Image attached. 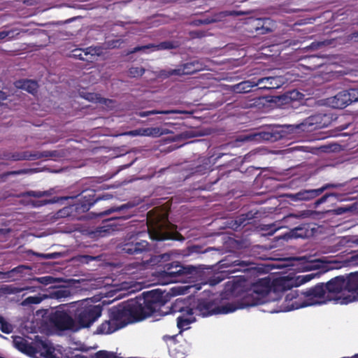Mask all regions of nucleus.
<instances>
[{"label": "nucleus", "instance_id": "f257e3e1", "mask_svg": "<svg viewBox=\"0 0 358 358\" xmlns=\"http://www.w3.org/2000/svg\"><path fill=\"white\" fill-rule=\"evenodd\" d=\"M167 302L164 292L159 289L143 292L134 299L113 306L108 310V317L120 329L127 324L141 321L159 310Z\"/></svg>", "mask_w": 358, "mask_h": 358}, {"label": "nucleus", "instance_id": "f03ea898", "mask_svg": "<svg viewBox=\"0 0 358 358\" xmlns=\"http://www.w3.org/2000/svg\"><path fill=\"white\" fill-rule=\"evenodd\" d=\"M271 289V282L269 278L258 279L252 283L251 288L245 292L241 299L236 303L237 307L240 309L264 303L265 297L268 294Z\"/></svg>", "mask_w": 358, "mask_h": 358}, {"label": "nucleus", "instance_id": "7ed1b4c3", "mask_svg": "<svg viewBox=\"0 0 358 358\" xmlns=\"http://www.w3.org/2000/svg\"><path fill=\"white\" fill-rule=\"evenodd\" d=\"M238 309L236 303H227L220 306L214 299L199 298L194 302L193 308H187L189 315L196 314L203 317L213 315L227 314Z\"/></svg>", "mask_w": 358, "mask_h": 358}, {"label": "nucleus", "instance_id": "20e7f679", "mask_svg": "<svg viewBox=\"0 0 358 358\" xmlns=\"http://www.w3.org/2000/svg\"><path fill=\"white\" fill-rule=\"evenodd\" d=\"M78 196V201L73 204L66 206L59 210L57 215L59 217H66L71 216L76 211L78 213H85L88 211L90 208L96 202L101 200H108L113 198L110 194H103L96 196L95 192L93 189H86Z\"/></svg>", "mask_w": 358, "mask_h": 358}, {"label": "nucleus", "instance_id": "39448f33", "mask_svg": "<svg viewBox=\"0 0 358 358\" xmlns=\"http://www.w3.org/2000/svg\"><path fill=\"white\" fill-rule=\"evenodd\" d=\"M148 231L152 240L161 241L166 240L183 241V236L176 230V226L167 219H158L149 222Z\"/></svg>", "mask_w": 358, "mask_h": 358}, {"label": "nucleus", "instance_id": "423d86ee", "mask_svg": "<svg viewBox=\"0 0 358 358\" xmlns=\"http://www.w3.org/2000/svg\"><path fill=\"white\" fill-rule=\"evenodd\" d=\"M273 285L275 289L277 291L285 292L290 290V292L287 294L285 296V302L288 303L287 307L285 309V311L299 309L313 303L301 302V299H302V298L300 296L301 292H299L298 290L292 289L293 287H295V278H289L287 277H282L278 278L275 280Z\"/></svg>", "mask_w": 358, "mask_h": 358}, {"label": "nucleus", "instance_id": "0eeeda50", "mask_svg": "<svg viewBox=\"0 0 358 358\" xmlns=\"http://www.w3.org/2000/svg\"><path fill=\"white\" fill-rule=\"evenodd\" d=\"M103 307L100 305H85L77 308L74 320L78 328H89L101 316Z\"/></svg>", "mask_w": 358, "mask_h": 358}, {"label": "nucleus", "instance_id": "6e6552de", "mask_svg": "<svg viewBox=\"0 0 358 358\" xmlns=\"http://www.w3.org/2000/svg\"><path fill=\"white\" fill-rule=\"evenodd\" d=\"M143 232H138L128 235L119 245L121 252L129 255H141L151 250L150 244L141 238Z\"/></svg>", "mask_w": 358, "mask_h": 358}, {"label": "nucleus", "instance_id": "1a4fd4ad", "mask_svg": "<svg viewBox=\"0 0 358 358\" xmlns=\"http://www.w3.org/2000/svg\"><path fill=\"white\" fill-rule=\"evenodd\" d=\"M49 322L52 327L59 331L78 329L76 321L70 315V312L61 307L50 314Z\"/></svg>", "mask_w": 358, "mask_h": 358}, {"label": "nucleus", "instance_id": "9d476101", "mask_svg": "<svg viewBox=\"0 0 358 358\" xmlns=\"http://www.w3.org/2000/svg\"><path fill=\"white\" fill-rule=\"evenodd\" d=\"M159 277L164 280V283L177 282L178 278L192 273V268L182 266L178 262L167 264L164 270L159 271Z\"/></svg>", "mask_w": 358, "mask_h": 358}, {"label": "nucleus", "instance_id": "9b49d317", "mask_svg": "<svg viewBox=\"0 0 358 358\" xmlns=\"http://www.w3.org/2000/svg\"><path fill=\"white\" fill-rule=\"evenodd\" d=\"M134 206H135V205L134 203L128 202V203L122 204L120 206L113 207L108 210H106L102 213H100L99 215L101 216V215H109L114 212H119V213L123 212L122 215H120L118 217H111L110 219L106 220V222L104 223V225L101 227L100 231L110 233V231H114L115 229H114L113 227H116V224H115L113 222L116 220H119V219L126 220H128L130 217H131L132 215H134L133 213L127 212V210L131 208H133Z\"/></svg>", "mask_w": 358, "mask_h": 358}, {"label": "nucleus", "instance_id": "f8f14e48", "mask_svg": "<svg viewBox=\"0 0 358 358\" xmlns=\"http://www.w3.org/2000/svg\"><path fill=\"white\" fill-rule=\"evenodd\" d=\"M341 186V184L327 183L318 189H301L296 193L287 194L285 196L292 201H306L317 197L328 189L338 188Z\"/></svg>", "mask_w": 358, "mask_h": 358}, {"label": "nucleus", "instance_id": "ddd939ff", "mask_svg": "<svg viewBox=\"0 0 358 358\" xmlns=\"http://www.w3.org/2000/svg\"><path fill=\"white\" fill-rule=\"evenodd\" d=\"M307 299V301H302L301 302L313 303L311 305L316 303H321L326 301H330L332 299L331 296H328L324 287V283H317L314 287L307 289L305 292H301L300 296Z\"/></svg>", "mask_w": 358, "mask_h": 358}, {"label": "nucleus", "instance_id": "4468645a", "mask_svg": "<svg viewBox=\"0 0 358 358\" xmlns=\"http://www.w3.org/2000/svg\"><path fill=\"white\" fill-rule=\"evenodd\" d=\"M358 101V89L343 90L329 99V103L335 108H343L353 102Z\"/></svg>", "mask_w": 358, "mask_h": 358}, {"label": "nucleus", "instance_id": "2eb2a0df", "mask_svg": "<svg viewBox=\"0 0 358 358\" xmlns=\"http://www.w3.org/2000/svg\"><path fill=\"white\" fill-rule=\"evenodd\" d=\"M57 151H22L12 154L10 157L13 161L29 160L34 161L43 158L56 157Z\"/></svg>", "mask_w": 358, "mask_h": 358}, {"label": "nucleus", "instance_id": "dca6fc26", "mask_svg": "<svg viewBox=\"0 0 358 358\" xmlns=\"http://www.w3.org/2000/svg\"><path fill=\"white\" fill-rule=\"evenodd\" d=\"M206 64L201 60H193L178 66V76L192 75L206 69Z\"/></svg>", "mask_w": 358, "mask_h": 358}, {"label": "nucleus", "instance_id": "f3484780", "mask_svg": "<svg viewBox=\"0 0 358 358\" xmlns=\"http://www.w3.org/2000/svg\"><path fill=\"white\" fill-rule=\"evenodd\" d=\"M326 292L328 296L331 294H338L342 291L345 290V278L337 276L324 284Z\"/></svg>", "mask_w": 358, "mask_h": 358}, {"label": "nucleus", "instance_id": "a211bd4d", "mask_svg": "<svg viewBox=\"0 0 358 358\" xmlns=\"http://www.w3.org/2000/svg\"><path fill=\"white\" fill-rule=\"evenodd\" d=\"M345 290L349 292L356 293L357 296H354L352 299L345 297V303H348L352 301L358 299V271L355 273H350L346 278H345Z\"/></svg>", "mask_w": 358, "mask_h": 358}, {"label": "nucleus", "instance_id": "6ab92c4d", "mask_svg": "<svg viewBox=\"0 0 358 358\" xmlns=\"http://www.w3.org/2000/svg\"><path fill=\"white\" fill-rule=\"evenodd\" d=\"M166 134H168V132H166L165 129H163L160 127L141 128L135 130H131L126 133V134L132 136H145L152 137H159Z\"/></svg>", "mask_w": 358, "mask_h": 358}, {"label": "nucleus", "instance_id": "aec40b11", "mask_svg": "<svg viewBox=\"0 0 358 358\" xmlns=\"http://www.w3.org/2000/svg\"><path fill=\"white\" fill-rule=\"evenodd\" d=\"M320 115H312L306 118L301 123L296 125V128L302 131H311L321 127Z\"/></svg>", "mask_w": 358, "mask_h": 358}, {"label": "nucleus", "instance_id": "412c9836", "mask_svg": "<svg viewBox=\"0 0 358 358\" xmlns=\"http://www.w3.org/2000/svg\"><path fill=\"white\" fill-rule=\"evenodd\" d=\"M281 85V81L279 77H264L259 79H256L255 85L259 86V88L262 89H277Z\"/></svg>", "mask_w": 358, "mask_h": 358}, {"label": "nucleus", "instance_id": "4be33fe9", "mask_svg": "<svg viewBox=\"0 0 358 358\" xmlns=\"http://www.w3.org/2000/svg\"><path fill=\"white\" fill-rule=\"evenodd\" d=\"M17 88L25 90L31 94H35L38 92V83L33 80L22 79L15 83Z\"/></svg>", "mask_w": 358, "mask_h": 358}, {"label": "nucleus", "instance_id": "5701e85b", "mask_svg": "<svg viewBox=\"0 0 358 358\" xmlns=\"http://www.w3.org/2000/svg\"><path fill=\"white\" fill-rule=\"evenodd\" d=\"M13 345L21 352L30 355L34 353V347L24 338L17 336L13 340Z\"/></svg>", "mask_w": 358, "mask_h": 358}, {"label": "nucleus", "instance_id": "b1692460", "mask_svg": "<svg viewBox=\"0 0 358 358\" xmlns=\"http://www.w3.org/2000/svg\"><path fill=\"white\" fill-rule=\"evenodd\" d=\"M256 83V78H253L250 80H245L241 82L236 85L229 86L231 91L236 93H248L251 91L252 88L257 87L255 85Z\"/></svg>", "mask_w": 358, "mask_h": 358}, {"label": "nucleus", "instance_id": "393cba45", "mask_svg": "<svg viewBox=\"0 0 358 358\" xmlns=\"http://www.w3.org/2000/svg\"><path fill=\"white\" fill-rule=\"evenodd\" d=\"M120 329L113 320L109 318L105 320L96 328V333L97 334H110Z\"/></svg>", "mask_w": 358, "mask_h": 358}, {"label": "nucleus", "instance_id": "a878e982", "mask_svg": "<svg viewBox=\"0 0 358 358\" xmlns=\"http://www.w3.org/2000/svg\"><path fill=\"white\" fill-rule=\"evenodd\" d=\"M86 100L94 102V103H99L101 104L107 105L108 103H112L113 101L111 99L103 98L99 94L93 93V92H83L81 95Z\"/></svg>", "mask_w": 358, "mask_h": 358}, {"label": "nucleus", "instance_id": "bb28decb", "mask_svg": "<svg viewBox=\"0 0 358 358\" xmlns=\"http://www.w3.org/2000/svg\"><path fill=\"white\" fill-rule=\"evenodd\" d=\"M273 27L274 22L271 18H262L259 29H258L257 35H264L271 33L273 31Z\"/></svg>", "mask_w": 358, "mask_h": 358}, {"label": "nucleus", "instance_id": "cd10ccee", "mask_svg": "<svg viewBox=\"0 0 358 358\" xmlns=\"http://www.w3.org/2000/svg\"><path fill=\"white\" fill-rule=\"evenodd\" d=\"M245 13L236 10H224L214 13L211 17L215 20V22H221L228 16H239Z\"/></svg>", "mask_w": 358, "mask_h": 358}, {"label": "nucleus", "instance_id": "c85d7f7f", "mask_svg": "<svg viewBox=\"0 0 358 358\" xmlns=\"http://www.w3.org/2000/svg\"><path fill=\"white\" fill-rule=\"evenodd\" d=\"M181 312H185V314L187 317L185 316V314L178 317L177 318V327L178 329L181 330H185L187 329L188 325H189L194 320L192 319V315H189L187 313V308L185 310L180 309Z\"/></svg>", "mask_w": 358, "mask_h": 358}, {"label": "nucleus", "instance_id": "c756f323", "mask_svg": "<svg viewBox=\"0 0 358 358\" xmlns=\"http://www.w3.org/2000/svg\"><path fill=\"white\" fill-rule=\"evenodd\" d=\"M320 58V56L317 55H306L303 58H301V61H304L305 63H302L301 64L303 66H306L309 69H315L320 66V64L316 63L315 60H318Z\"/></svg>", "mask_w": 358, "mask_h": 358}, {"label": "nucleus", "instance_id": "7c9ffc66", "mask_svg": "<svg viewBox=\"0 0 358 358\" xmlns=\"http://www.w3.org/2000/svg\"><path fill=\"white\" fill-rule=\"evenodd\" d=\"M183 113L182 111L178 110H147V111H141L138 113H136V115L141 117H148L151 115H157V114H164V115H169V114H182Z\"/></svg>", "mask_w": 358, "mask_h": 358}, {"label": "nucleus", "instance_id": "2f4dec72", "mask_svg": "<svg viewBox=\"0 0 358 358\" xmlns=\"http://www.w3.org/2000/svg\"><path fill=\"white\" fill-rule=\"evenodd\" d=\"M257 136L264 141L275 142L282 138V135L278 131H261Z\"/></svg>", "mask_w": 358, "mask_h": 358}, {"label": "nucleus", "instance_id": "473e14b6", "mask_svg": "<svg viewBox=\"0 0 358 358\" xmlns=\"http://www.w3.org/2000/svg\"><path fill=\"white\" fill-rule=\"evenodd\" d=\"M262 20V18H249L246 22L247 25L249 27L248 29V31L257 34Z\"/></svg>", "mask_w": 358, "mask_h": 358}, {"label": "nucleus", "instance_id": "72a5a7b5", "mask_svg": "<svg viewBox=\"0 0 358 358\" xmlns=\"http://www.w3.org/2000/svg\"><path fill=\"white\" fill-rule=\"evenodd\" d=\"M177 48V45H176V43L174 41H166L161 42L158 44H154V47H152L151 49L152 50H171Z\"/></svg>", "mask_w": 358, "mask_h": 358}, {"label": "nucleus", "instance_id": "f704fd0d", "mask_svg": "<svg viewBox=\"0 0 358 358\" xmlns=\"http://www.w3.org/2000/svg\"><path fill=\"white\" fill-rule=\"evenodd\" d=\"M316 276L315 273L300 275L295 278V287H299L307 282H309Z\"/></svg>", "mask_w": 358, "mask_h": 358}, {"label": "nucleus", "instance_id": "c9c22d12", "mask_svg": "<svg viewBox=\"0 0 358 358\" xmlns=\"http://www.w3.org/2000/svg\"><path fill=\"white\" fill-rule=\"evenodd\" d=\"M145 72V68L142 66H131L128 70V76L130 78L141 77Z\"/></svg>", "mask_w": 358, "mask_h": 358}, {"label": "nucleus", "instance_id": "e433bc0d", "mask_svg": "<svg viewBox=\"0 0 358 358\" xmlns=\"http://www.w3.org/2000/svg\"><path fill=\"white\" fill-rule=\"evenodd\" d=\"M0 330L7 334L13 331V325L8 322L1 315H0Z\"/></svg>", "mask_w": 358, "mask_h": 358}, {"label": "nucleus", "instance_id": "4c0bfd02", "mask_svg": "<svg viewBox=\"0 0 358 358\" xmlns=\"http://www.w3.org/2000/svg\"><path fill=\"white\" fill-rule=\"evenodd\" d=\"M79 52H83L84 57H90V62H92L94 57L98 55L96 48L88 47L85 49H79Z\"/></svg>", "mask_w": 358, "mask_h": 358}, {"label": "nucleus", "instance_id": "58836bf2", "mask_svg": "<svg viewBox=\"0 0 358 358\" xmlns=\"http://www.w3.org/2000/svg\"><path fill=\"white\" fill-rule=\"evenodd\" d=\"M170 255L168 253L156 255L150 258L149 264L155 265L161 262H166L169 259Z\"/></svg>", "mask_w": 358, "mask_h": 358}, {"label": "nucleus", "instance_id": "ea45409f", "mask_svg": "<svg viewBox=\"0 0 358 358\" xmlns=\"http://www.w3.org/2000/svg\"><path fill=\"white\" fill-rule=\"evenodd\" d=\"M253 217L254 216L251 213V212L247 214H243L237 217L236 222L238 224V226H245L246 224L250 223L248 221L253 218Z\"/></svg>", "mask_w": 358, "mask_h": 358}, {"label": "nucleus", "instance_id": "a19ab883", "mask_svg": "<svg viewBox=\"0 0 358 358\" xmlns=\"http://www.w3.org/2000/svg\"><path fill=\"white\" fill-rule=\"evenodd\" d=\"M172 76H178V72L177 71V69H162L158 72V76L163 79L169 78Z\"/></svg>", "mask_w": 358, "mask_h": 358}, {"label": "nucleus", "instance_id": "79ce46f5", "mask_svg": "<svg viewBox=\"0 0 358 358\" xmlns=\"http://www.w3.org/2000/svg\"><path fill=\"white\" fill-rule=\"evenodd\" d=\"M234 266H237L238 268H234L233 270H230L229 271L230 272H235V271H248L249 268H248V266H250L249 264H248L245 261H241V260H236L234 262Z\"/></svg>", "mask_w": 358, "mask_h": 358}, {"label": "nucleus", "instance_id": "37998d69", "mask_svg": "<svg viewBox=\"0 0 358 358\" xmlns=\"http://www.w3.org/2000/svg\"><path fill=\"white\" fill-rule=\"evenodd\" d=\"M70 295V292L66 289H59L54 291L52 293V296L57 299L66 298Z\"/></svg>", "mask_w": 358, "mask_h": 358}, {"label": "nucleus", "instance_id": "c03bdc74", "mask_svg": "<svg viewBox=\"0 0 358 358\" xmlns=\"http://www.w3.org/2000/svg\"><path fill=\"white\" fill-rule=\"evenodd\" d=\"M224 274H223L222 273H216L210 278L209 283L210 285H216L217 284L222 282L224 279Z\"/></svg>", "mask_w": 358, "mask_h": 358}, {"label": "nucleus", "instance_id": "a18cd8bd", "mask_svg": "<svg viewBox=\"0 0 358 358\" xmlns=\"http://www.w3.org/2000/svg\"><path fill=\"white\" fill-rule=\"evenodd\" d=\"M27 195L34 198H41L46 196H50V193L48 191H29Z\"/></svg>", "mask_w": 358, "mask_h": 358}, {"label": "nucleus", "instance_id": "49530a36", "mask_svg": "<svg viewBox=\"0 0 358 358\" xmlns=\"http://www.w3.org/2000/svg\"><path fill=\"white\" fill-rule=\"evenodd\" d=\"M294 233L296 237L305 238L308 236L306 225L295 228Z\"/></svg>", "mask_w": 358, "mask_h": 358}, {"label": "nucleus", "instance_id": "de8ad7c7", "mask_svg": "<svg viewBox=\"0 0 358 358\" xmlns=\"http://www.w3.org/2000/svg\"><path fill=\"white\" fill-rule=\"evenodd\" d=\"M152 47H154V44L153 43H149V44L145 45L136 46L134 48H133L132 50H129L128 54H132V53H135V52H139V51H141V50H145L151 49Z\"/></svg>", "mask_w": 358, "mask_h": 358}, {"label": "nucleus", "instance_id": "09e8293b", "mask_svg": "<svg viewBox=\"0 0 358 358\" xmlns=\"http://www.w3.org/2000/svg\"><path fill=\"white\" fill-rule=\"evenodd\" d=\"M95 259H96L95 257H93L91 255H80L78 257V260L83 264H88L89 262H90L93 260H95Z\"/></svg>", "mask_w": 358, "mask_h": 358}, {"label": "nucleus", "instance_id": "8fccbe9b", "mask_svg": "<svg viewBox=\"0 0 358 358\" xmlns=\"http://www.w3.org/2000/svg\"><path fill=\"white\" fill-rule=\"evenodd\" d=\"M41 299L38 296H29L26 298L23 303L24 304H37L41 302Z\"/></svg>", "mask_w": 358, "mask_h": 358}, {"label": "nucleus", "instance_id": "3c124183", "mask_svg": "<svg viewBox=\"0 0 358 358\" xmlns=\"http://www.w3.org/2000/svg\"><path fill=\"white\" fill-rule=\"evenodd\" d=\"M215 22V20H213L212 18V17H206L204 19H202V20H196L194 21V24L195 25H201V24H211V23H214Z\"/></svg>", "mask_w": 358, "mask_h": 358}, {"label": "nucleus", "instance_id": "603ef678", "mask_svg": "<svg viewBox=\"0 0 358 358\" xmlns=\"http://www.w3.org/2000/svg\"><path fill=\"white\" fill-rule=\"evenodd\" d=\"M335 196V194L333 193H326L325 194H324L322 197L318 199L315 202V207L318 206L321 203H324L329 196Z\"/></svg>", "mask_w": 358, "mask_h": 358}, {"label": "nucleus", "instance_id": "864d4df0", "mask_svg": "<svg viewBox=\"0 0 358 358\" xmlns=\"http://www.w3.org/2000/svg\"><path fill=\"white\" fill-rule=\"evenodd\" d=\"M36 280L41 284L48 285L53 282V278L51 276H43L36 278Z\"/></svg>", "mask_w": 358, "mask_h": 358}, {"label": "nucleus", "instance_id": "5fc2aeb1", "mask_svg": "<svg viewBox=\"0 0 358 358\" xmlns=\"http://www.w3.org/2000/svg\"><path fill=\"white\" fill-rule=\"evenodd\" d=\"M78 50L79 49H76V50H73V56L74 57H76V58H78L79 59H81V60H83V61L90 62V57H84L83 55V52H79Z\"/></svg>", "mask_w": 358, "mask_h": 358}, {"label": "nucleus", "instance_id": "6e6d98bb", "mask_svg": "<svg viewBox=\"0 0 358 358\" xmlns=\"http://www.w3.org/2000/svg\"><path fill=\"white\" fill-rule=\"evenodd\" d=\"M78 50L79 49H76V50H73V56L74 57H76V58H78L79 59H81V60H83V61L90 62V57H84L83 55V52H79Z\"/></svg>", "mask_w": 358, "mask_h": 358}, {"label": "nucleus", "instance_id": "4d7b16f0", "mask_svg": "<svg viewBox=\"0 0 358 358\" xmlns=\"http://www.w3.org/2000/svg\"><path fill=\"white\" fill-rule=\"evenodd\" d=\"M324 45L323 42H313L310 45L306 47L305 49L315 50L324 46Z\"/></svg>", "mask_w": 358, "mask_h": 358}, {"label": "nucleus", "instance_id": "13d9d810", "mask_svg": "<svg viewBox=\"0 0 358 358\" xmlns=\"http://www.w3.org/2000/svg\"><path fill=\"white\" fill-rule=\"evenodd\" d=\"M21 268V267L18 266V267H15L13 269L9 271H7V272H5V273H3V278H12L13 277V274L14 273H16V272H18L20 271V269Z\"/></svg>", "mask_w": 358, "mask_h": 358}, {"label": "nucleus", "instance_id": "bf43d9fd", "mask_svg": "<svg viewBox=\"0 0 358 358\" xmlns=\"http://www.w3.org/2000/svg\"><path fill=\"white\" fill-rule=\"evenodd\" d=\"M26 172L27 171L24 169H21V170H18V171H8V172L3 173L2 176L7 177L10 175H20V174L24 173Z\"/></svg>", "mask_w": 358, "mask_h": 358}, {"label": "nucleus", "instance_id": "052dcab7", "mask_svg": "<svg viewBox=\"0 0 358 358\" xmlns=\"http://www.w3.org/2000/svg\"><path fill=\"white\" fill-rule=\"evenodd\" d=\"M350 264L354 266H358V252L353 254L349 259Z\"/></svg>", "mask_w": 358, "mask_h": 358}, {"label": "nucleus", "instance_id": "680f3d73", "mask_svg": "<svg viewBox=\"0 0 358 358\" xmlns=\"http://www.w3.org/2000/svg\"><path fill=\"white\" fill-rule=\"evenodd\" d=\"M190 35L193 38H201L205 36V33L202 31H194L190 32Z\"/></svg>", "mask_w": 358, "mask_h": 358}, {"label": "nucleus", "instance_id": "e2e57ef3", "mask_svg": "<svg viewBox=\"0 0 358 358\" xmlns=\"http://www.w3.org/2000/svg\"><path fill=\"white\" fill-rule=\"evenodd\" d=\"M8 95L4 92L0 90V103L7 99Z\"/></svg>", "mask_w": 358, "mask_h": 358}, {"label": "nucleus", "instance_id": "0e129e2a", "mask_svg": "<svg viewBox=\"0 0 358 358\" xmlns=\"http://www.w3.org/2000/svg\"><path fill=\"white\" fill-rule=\"evenodd\" d=\"M120 43H121V42L120 40H116V41H111V43H110V45L112 48H116V47H118L120 45Z\"/></svg>", "mask_w": 358, "mask_h": 358}, {"label": "nucleus", "instance_id": "69168bd1", "mask_svg": "<svg viewBox=\"0 0 358 358\" xmlns=\"http://www.w3.org/2000/svg\"><path fill=\"white\" fill-rule=\"evenodd\" d=\"M9 34V32L6 31H0V39H4L6 38Z\"/></svg>", "mask_w": 358, "mask_h": 358}, {"label": "nucleus", "instance_id": "338daca9", "mask_svg": "<svg viewBox=\"0 0 358 358\" xmlns=\"http://www.w3.org/2000/svg\"><path fill=\"white\" fill-rule=\"evenodd\" d=\"M351 39L355 41H358V31H355V32H353L351 34Z\"/></svg>", "mask_w": 358, "mask_h": 358}, {"label": "nucleus", "instance_id": "774afa93", "mask_svg": "<svg viewBox=\"0 0 358 358\" xmlns=\"http://www.w3.org/2000/svg\"><path fill=\"white\" fill-rule=\"evenodd\" d=\"M338 213H341L343 212H345V210H343L342 208H339L337 209Z\"/></svg>", "mask_w": 358, "mask_h": 358}]
</instances>
